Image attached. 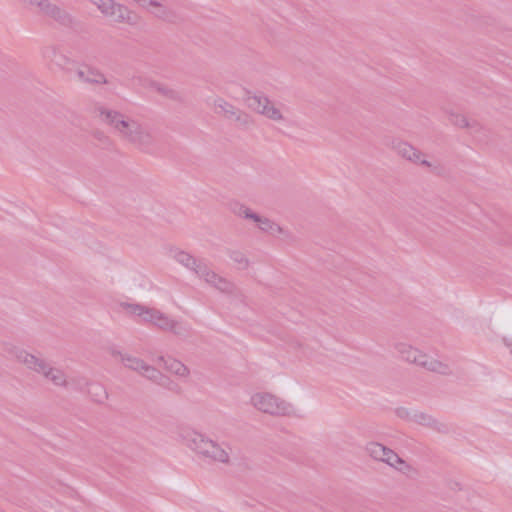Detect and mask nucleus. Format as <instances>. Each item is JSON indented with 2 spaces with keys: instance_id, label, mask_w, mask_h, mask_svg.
<instances>
[{
  "instance_id": "34",
  "label": "nucleus",
  "mask_w": 512,
  "mask_h": 512,
  "mask_svg": "<svg viewBox=\"0 0 512 512\" xmlns=\"http://www.w3.org/2000/svg\"><path fill=\"white\" fill-rule=\"evenodd\" d=\"M70 384H74L80 390H83L84 388L89 387V382L84 377L72 378L71 381L69 382V385Z\"/></svg>"
},
{
  "instance_id": "32",
  "label": "nucleus",
  "mask_w": 512,
  "mask_h": 512,
  "mask_svg": "<svg viewBox=\"0 0 512 512\" xmlns=\"http://www.w3.org/2000/svg\"><path fill=\"white\" fill-rule=\"evenodd\" d=\"M74 66H75L74 71H75L77 80L81 83L88 84V79H87L88 75L87 74H88L89 65L75 63Z\"/></svg>"
},
{
  "instance_id": "36",
  "label": "nucleus",
  "mask_w": 512,
  "mask_h": 512,
  "mask_svg": "<svg viewBox=\"0 0 512 512\" xmlns=\"http://www.w3.org/2000/svg\"><path fill=\"white\" fill-rule=\"evenodd\" d=\"M46 0H25L30 5L36 6L39 9L42 8V5L44 4Z\"/></svg>"
},
{
  "instance_id": "35",
  "label": "nucleus",
  "mask_w": 512,
  "mask_h": 512,
  "mask_svg": "<svg viewBox=\"0 0 512 512\" xmlns=\"http://www.w3.org/2000/svg\"><path fill=\"white\" fill-rule=\"evenodd\" d=\"M260 216H261L260 214L254 212L251 208H249V210L247 211V213L245 214V217L243 219L252 221L253 223L256 224L257 221L259 220Z\"/></svg>"
},
{
  "instance_id": "8",
  "label": "nucleus",
  "mask_w": 512,
  "mask_h": 512,
  "mask_svg": "<svg viewBox=\"0 0 512 512\" xmlns=\"http://www.w3.org/2000/svg\"><path fill=\"white\" fill-rule=\"evenodd\" d=\"M213 109L216 114L228 120H233L242 128H249L253 125V119L247 112L237 108L221 97L214 99Z\"/></svg>"
},
{
  "instance_id": "10",
  "label": "nucleus",
  "mask_w": 512,
  "mask_h": 512,
  "mask_svg": "<svg viewBox=\"0 0 512 512\" xmlns=\"http://www.w3.org/2000/svg\"><path fill=\"white\" fill-rule=\"evenodd\" d=\"M197 276L205 283L222 293H234L235 285L231 281L211 270L205 263L198 267Z\"/></svg>"
},
{
  "instance_id": "13",
  "label": "nucleus",
  "mask_w": 512,
  "mask_h": 512,
  "mask_svg": "<svg viewBox=\"0 0 512 512\" xmlns=\"http://www.w3.org/2000/svg\"><path fill=\"white\" fill-rule=\"evenodd\" d=\"M365 451L373 460L385 463L387 466L396 453L393 449L375 441L367 443Z\"/></svg>"
},
{
  "instance_id": "26",
  "label": "nucleus",
  "mask_w": 512,
  "mask_h": 512,
  "mask_svg": "<svg viewBox=\"0 0 512 512\" xmlns=\"http://www.w3.org/2000/svg\"><path fill=\"white\" fill-rule=\"evenodd\" d=\"M51 61L61 68L63 71L69 72L72 70L71 66L75 65V62L63 53L54 50L53 58Z\"/></svg>"
},
{
  "instance_id": "21",
  "label": "nucleus",
  "mask_w": 512,
  "mask_h": 512,
  "mask_svg": "<svg viewBox=\"0 0 512 512\" xmlns=\"http://www.w3.org/2000/svg\"><path fill=\"white\" fill-rule=\"evenodd\" d=\"M227 255L237 270H247L250 267V260L243 251L228 249Z\"/></svg>"
},
{
  "instance_id": "12",
  "label": "nucleus",
  "mask_w": 512,
  "mask_h": 512,
  "mask_svg": "<svg viewBox=\"0 0 512 512\" xmlns=\"http://www.w3.org/2000/svg\"><path fill=\"white\" fill-rule=\"evenodd\" d=\"M43 15L52 18L63 26H70L73 23L72 16L60 6L46 0L39 10Z\"/></svg>"
},
{
  "instance_id": "30",
  "label": "nucleus",
  "mask_w": 512,
  "mask_h": 512,
  "mask_svg": "<svg viewBox=\"0 0 512 512\" xmlns=\"http://www.w3.org/2000/svg\"><path fill=\"white\" fill-rule=\"evenodd\" d=\"M88 393H90L97 402H103L107 399V392L100 384H89Z\"/></svg>"
},
{
  "instance_id": "22",
  "label": "nucleus",
  "mask_w": 512,
  "mask_h": 512,
  "mask_svg": "<svg viewBox=\"0 0 512 512\" xmlns=\"http://www.w3.org/2000/svg\"><path fill=\"white\" fill-rule=\"evenodd\" d=\"M148 6L154 7L156 10L153 12L154 16L159 20L168 23H174L176 19V14L174 11L168 9L160 2L156 0H152Z\"/></svg>"
},
{
  "instance_id": "38",
  "label": "nucleus",
  "mask_w": 512,
  "mask_h": 512,
  "mask_svg": "<svg viewBox=\"0 0 512 512\" xmlns=\"http://www.w3.org/2000/svg\"><path fill=\"white\" fill-rule=\"evenodd\" d=\"M94 137L99 141L108 140V136H106L103 132L98 131L94 134Z\"/></svg>"
},
{
  "instance_id": "7",
  "label": "nucleus",
  "mask_w": 512,
  "mask_h": 512,
  "mask_svg": "<svg viewBox=\"0 0 512 512\" xmlns=\"http://www.w3.org/2000/svg\"><path fill=\"white\" fill-rule=\"evenodd\" d=\"M393 149L399 156L406 159L407 161L427 167L430 172L436 175L442 174L443 167L441 164L426 160L424 158L425 154L408 142L398 141L393 145Z\"/></svg>"
},
{
  "instance_id": "6",
  "label": "nucleus",
  "mask_w": 512,
  "mask_h": 512,
  "mask_svg": "<svg viewBox=\"0 0 512 512\" xmlns=\"http://www.w3.org/2000/svg\"><path fill=\"white\" fill-rule=\"evenodd\" d=\"M250 403L257 410L272 416H287L293 411L289 402L269 392L253 394Z\"/></svg>"
},
{
  "instance_id": "31",
  "label": "nucleus",
  "mask_w": 512,
  "mask_h": 512,
  "mask_svg": "<svg viewBox=\"0 0 512 512\" xmlns=\"http://www.w3.org/2000/svg\"><path fill=\"white\" fill-rule=\"evenodd\" d=\"M413 413H415V410L403 406L394 409V414L399 419L409 422H413Z\"/></svg>"
},
{
  "instance_id": "2",
  "label": "nucleus",
  "mask_w": 512,
  "mask_h": 512,
  "mask_svg": "<svg viewBox=\"0 0 512 512\" xmlns=\"http://www.w3.org/2000/svg\"><path fill=\"white\" fill-rule=\"evenodd\" d=\"M122 306L130 315L137 316L142 323L163 332L172 333L180 338H187L191 335L192 328L187 322L174 319L157 308L132 303H124Z\"/></svg>"
},
{
  "instance_id": "20",
  "label": "nucleus",
  "mask_w": 512,
  "mask_h": 512,
  "mask_svg": "<svg viewBox=\"0 0 512 512\" xmlns=\"http://www.w3.org/2000/svg\"><path fill=\"white\" fill-rule=\"evenodd\" d=\"M147 86L155 90L157 93L162 95L163 97L173 100V101H180L181 100V94L174 88L165 85L163 83L149 80L147 83Z\"/></svg>"
},
{
  "instance_id": "33",
  "label": "nucleus",
  "mask_w": 512,
  "mask_h": 512,
  "mask_svg": "<svg viewBox=\"0 0 512 512\" xmlns=\"http://www.w3.org/2000/svg\"><path fill=\"white\" fill-rule=\"evenodd\" d=\"M230 210L235 216L244 218L245 214L249 210V207L240 202H232L230 204Z\"/></svg>"
},
{
  "instance_id": "4",
  "label": "nucleus",
  "mask_w": 512,
  "mask_h": 512,
  "mask_svg": "<svg viewBox=\"0 0 512 512\" xmlns=\"http://www.w3.org/2000/svg\"><path fill=\"white\" fill-rule=\"evenodd\" d=\"M12 354L18 363L24 365L28 370L41 375L54 386L60 388L69 387L66 373L62 369L52 366L46 359L21 348L13 349Z\"/></svg>"
},
{
  "instance_id": "24",
  "label": "nucleus",
  "mask_w": 512,
  "mask_h": 512,
  "mask_svg": "<svg viewBox=\"0 0 512 512\" xmlns=\"http://www.w3.org/2000/svg\"><path fill=\"white\" fill-rule=\"evenodd\" d=\"M174 259L184 267L192 270L197 275V269L200 265H203L204 262L197 261L192 255L185 251H178L174 255Z\"/></svg>"
},
{
  "instance_id": "17",
  "label": "nucleus",
  "mask_w": 512,
  "mask_h": 512,
  "mask_svg": "<svg viewBox=\"0 0 512 512\" xmlns=\"http://www.w3.org/2000/svg\"><path fill=\"white\" fill-rule=\"evenodd\" d=\"M159 362H163V367L168 372L181 377V378H188L190 375L189 368L183 364L181 361L174 359V358H168L166 359L163 356H160L158 358Z\"/></svg>"
},
{
  "instance_id": "15",
  "label": "nucleus",
  "mask_w": 512,
  "mask_h": 512,
  "mask_svg": "<svg viewBox=\"0 0 512 512\" xmlns=\"http://www.w3.org/2000/svg\"><path fill=\"white\" fill-rule=\"evenodd\" d=\"M413 423L421 425L438 433L448 432V427L446 424L440 422L431 414H428L420 410H415V413H413Z\"/></svg>"
},
{
  "instance_id": "28",
  "label": "nucleus",
  "mask_w": 512,
  "mask_h": 512,
  "mask_svg": "<svg viewBox=\"0 0 512 512\" xmlns=\"http://www.w3.org/2000/svg\"><path fill=\"white\" fill-rule=\"evenodd\" d=\"M469 134L478 140H482L486 136L485 127L475 119H472L467 127Z\"/></svg>"
},
{
  "instance_id": "3",
  "label": "nucleus",
  "mask_w": 512,
  "mask_h": 512,
  "mask_svg": "<svg viewBox=\"0 0 512 512\" xmlns=\"http://www.w3.org/2000/svg\"><path fill=\"white\" fill-rule=\"evenodd\" d=\"M185 441L187 447L201 459L226 465L230 463L232 449L226 443H218L196 431L188 432Z\"/></svg>"
},
{
  "instance_id": "39",
  "label": "nucleus",
  "mask_w": 512,
  "mask_h": 512,
  "mask_svg": "<svg viewBox=\"0 0 512 512\" xmlns=\"http://www.w3.org/2000/svg\"><path fill=\"white\" fill-rule=\"evenodd\" d=\"M93 5H95L98 9L106 2V0H89Z\"/></svg>"
},
{
  "instance_id": "5",
  "label": "nucleus",
  "mask_w": 512,
  "mask_h": 512,
  "mask_svg": "<svg viewBox=\"0 0 512 512\" xmlns=\"http://www.w3.org/2000/svg\"><path fill=\"white\" fill-rule=\"evenodd\" d=\"M121 363L129 370H132L145 378L146 380L176 394H182V387L171 379L169 376L162 373L156 367L149 365L143 359L130 355L120 354Z\"/></svg>"
},
{
  "instance_id": "1",
  "label": "nucleus",
  "mask_w": 512,
  "mask_h": 512,
  "mask_svg": "<svg viewBox=\"0 0 512 512\" xmlns=\"http://www.w3.org/2000/svg\"><path fill=\"white\" fill-rule=\"evenodd\" d=\"M95 111L99 119L107 125L114 135L123 143L143 153H152L156 137L151 127L139 118L116 109L97 106Z\"/></svg>"
},
{
  "instance_id": "27",
  "label": "nucleus",
  "mask_w": 512,
  "mask_h": 512,
  "mask_svg": "<svg viewBox=\"0 0 512 512\" xmlns=\"http://www.w3.org/2000/svg\"><path fill=\"white\" fill-rule=\"evenodd\" d=\"M262 116L274 122H283L286 120L284 114L280 108L276 106L275 102L270 104Z\"/></svg>"
},
{
  "instance_id": "25",
  "label": "nucleus",
  "mask_w": 512,
  "mask_h": 512,
  "mask_svg": "<svg viewBox=\"0 0 512 512\" xmlns=\"http://www.w3.org/2000/svg\"><path fill=\"white\" fill-rule=\"evenodd\" d=\"M87 75L88 84L90 85H106L109 83L105 74L96 67L89 66Z\"/></svg>"
},
{
  "instance_id": "9",
  "label": "nucleus",
  "mask_w": 512,
  "mask_h": 512,
  "mask_svg": "<svg viewBox=\"0 0 512 512\" xmlns=\"http://www.w3.org/2000/svg\"><path fill=\"white\" fill-rule=\"evenodd\" d=\"M99 11L116 23H126L129 25L137 23V16L129 8L114 0H106L99 8Z\"/></svg>"
},
{
  "instance_id": "29",
  "label": "nucleus",
  "mask_w": 512,
  "mask_h": 512,
  "mask_svg": "<svg viewBox=\"0 0 512 512\" xmlns=\"http://www.w3.org/2000/svg\"><path fill=\"white\" fill-rule=\"evenodd\" d=\"M471 120H472L471 118H468L465 115L460 114V113H450L449 114L450 123L460 129H467Z\"/></svg>"
},
{
  "instance_id": "18",
  "label": "nucleus",
  "mask_w": 512,
  "mask_h": 512,
  "mask_svg": "<svg viewBox=\"0 0 512 512\" xmlns=\"http://www.w3.org/2000/svg\"><path fill=\"white\" fill-rule=\"evenodd\" d=\"M388 466L408 478H413L419 473L416 467L400 457L397 453H395Z\"/></svg>"
},
{
  "instance_id": "16",
  "label": "nucleus",
  "mask_w": 512,
  "mask_h": 512,
  "mask_svg": "<svg viewBox=\"0 0 512 512\" xmlns=\"http://www.w3.org/2000/svg\"><path fill=\"white\" fill-rule=\"evenodd\" d=\"M421 367L427 371L437 373L442 376L453 375V369L448 363L433 358L427 354H425V358L423 359V362H421Z\"/></svg>"
},
{
  "instance_id": "14",
  "label": "nucleus",
  "mask_w": 512,
  "mask_h": 512,
  "mask_svg": "<svg viewBox=\"0 0 512 512\" xmlns=\"http://www.w3.org/2000/svg\"><path fill=\"white\" fill-rule=\"evenodd\" d=\"M394 348L402 360L421 367V362H423L426 353L404 342L396 343Z\"/></svg>"
},
{
  "instance_id": "37",
  "label": "nucleus",
  "mask_w": 512,
  "mask_h": 512,
  "mask_svg": "<svg viewBox=\"0 0 512 512\" xmlns=\"http://www.w3.org/2000/svg\"><path fill=\"white\" fill-rule=\"evenodd\" d=\"M503 343L510 350V354L512 355V338L504 337Z\"/></svg>"
},
{
  "instance_id": "19",
  "label": "nucleus",
  "mask_w": 512,
  "mask_h": 512,
  "mask_svg": "<svg viewBox=\"0 0 512 512\" xmlns=\"http://www.w3.org/2000/svg\"><path fill=\"white\" fill-rule=\"evenodd\" d=\"M248 106L254 110L257 114L263 115L264 111L270 106L273 102L267 95L263 93L254 94L247 98Z\"/></svg>"
},
{
  "instance_id": "23",
  "label": "nucleus",
  "mask_w": 512,
  "mask_h": 512,
  "mask_svg": "<svg viewBox=\"0 0 512 512\" xmlns=\"http://www.w3.org/2000/svg\"><path fill=\"white\" fill-rule=\"evenodd\" d=\"M256 225L262 232L269 233L271 235H286V231L280 225L265 216L261 215Z\"/></svg>"
},
{
  "instance_id": "11",
  "label": "nucleus",
  "mask_w": 512,
  "mask_h": 512,
  "mask_svg": "<svg viewBox=\"0 0 512 512\" xmlns=\"http://www.w3.org/2000/svg\"><path fill=\"white\" fill-rule=\"evenodd\" d=\"M43 15L52 18L63 26H70L73 23L72 16L60 6L46 0L39 10Z\"/></svg>"
}]
</instances>
